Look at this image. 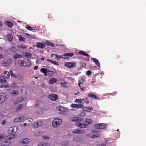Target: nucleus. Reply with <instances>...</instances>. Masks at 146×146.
I'll return each instance as SVG.
<instances>
[{
  "mask_svg": "<svg viewBox=\"0 0 146 146\" xmlns=\"http://www.w3.org/2000/svg\"><path fill=\"white\" fill-rule=\"evenodd\" d=\"M40 71L44 74L45 76H51L54 73V71H50L49 69L46 68H41Z\"/></svg>",
  "mask_w": 146,
  "mask_h": 146,
  "instance_id": "obj_1",
  "label": "nucleus"
},
{
  "mask_svg": "<svg viewBox=\"0 0 146 146\" xmlns=\"http://www.w3.org/2000/svg\"><path fill=\"white\" fill-rule=\"evenodd\" d=\"M62 121L61 119L58 118H55L52 121V126L54 128H56L62 123Z\"/></svg>",
  "mask_w": 146,
  "mask_h": 146,
  "instance_id": "obj_2",
  "label": "nucleus"
},
{
  "mask_svg": "<svg viewBox=\"0 0 146 146\" xmlns=\"http://www.w3.org/2000/svg\"><path fill=\"white\" fill-rule=\"evenodd\" d=\"M7 100V95L5 93H1L0 94V104L3 103Z\"/></svg>",
  "mask_w": 146,
  "mask_h": 146,
  "instance_id": "obj_3",
  "label": "nucleus"
},
{
  "mask_svg": "<svg viewBox=\"0 0 146 146\" xmlns=\"http://www.w3.org/2000/svg\"><path fill=\"white\" fill-rule=\"evenodd\" d=\"M58 96L57 95L52 94L48 96V98L52 101H56L58 98Z\"/></svg>",
  "mask_w": 146,
  "mask_h": 146,
  "instance_id": "obj_4",
  "label": "nucleus"
},
{
  "mask_svg": "<svg viewBox=\"0 0 146 146\" xmlns=\"http://www.w3.org/2000/svg\"><path fill=\"white\" fill-rule=\"evenodd\" d=\"M76 65L75 62H67L65 63L64 66L65 67L69 68H72Z\"/></svg>",
  "mask_w": 146,
  "mask_h": 146,
  "instance_id": "obj_5",
  "label": "nucleus"
},
{
  "mask_svg": "<svg viewBox=\"0 0 146 146\" xmlns=\"http://www.w3.org/2000/svg\"><path fill=\"white\" fill-rule=\"evenodd\" d=\"M57 110L60 111L59 113L64 114L65 112L68 111V109L65 108H64L62 106H60L57 108Z\"/></svg>",
  "mask_w": 146,
  "mask_h": 146,
  "instance_id": "obj_6",
  "label": "nucleus"
},
{
  "mask_svg": "<svg viewBox=\"0 0 146 146\" xmlns=\"http://www.w3.org/2000/svg\"><path fill=\"white\" fill-rule=\"evenodd\" d=\"M74 55L72 53H66L62 54V56H64L63 57V59L65 60H68L69 59V57H72Z\"/></svg>",
  "mask_w": 146,
  "mask_h": 146,
  "instance_id": "obj_7",
  "label": "nucleus"
},
{
  "mask_svg": "<svg viewBox=\"0 0 146 146\" xmlns=\"http://www.w3.org/2000/svg\"><path fill=\"white\" fill-rule=\"evenodd\" d=\"M76 125L77 126L81 128H85L88 127V125L84 123H80V122H77L76 123Z\"/></svg>",
  "mask_w": 146,
  "mask_h": 146,
  "instance_id": "obj_8",
  "label": "nucleus"
},
{
  "mask_svg": "<svg viewBox=\"0 0 146 146\" xmlns=\"http://www.w3.org/2000/svg\"><path fill=\"white\" fill-rule=\"evenodd\" d=\"M84 105L83 104H72L70 105L71 108H75L76 109L81 108H83Z\"/></svg>",
  "mask_w": 146,
  "mask_h": 146,
  "instance_id": "obj_9",
  "label": "nucleus"
},
{
  "mask_svg": "<svg viewBox=\"0 0 146 146\" xmlns=\"http://www.w3.org/2000/svg\"><path fill=\"white\" fill-rule=\"evenodd\" d=\"M45 43H43L42 42H37L36 46V47L40 48H44L45 47Z\"/></svg>",
  "mask_w": 146,
  "mask_h": 146,
  "instance_id": "obj_10",
  "label": "nucleus"
},
{
  "mask_svg": "<svg viewBox=\"0 0 146 146\" xmlns=\"http://www.w3.org/2000/svg\"><path fill=\"white\" fill-rule=\"evenodd\" d=\"M19 64L21 66L26 67L27 66V64L25 60H23L19 61L18 62Z\"/></svg>",
  "mask_w": 146,
  "mask_h": 146,
  "instance_id": "obj_11",
  "label": "nucleus"
},
{
  "mask_svg": "<svg viewBox=\"0 0 146 146\" xmlns=\"http://www.w3.org/2000/svg\"><path fill=\"white\" fill-rule=\"evenodd\" d=\"M9 59L10 60V64L9 63V62L7 60H4L2 62V64L4 66H8L10 64H11L13 62V61L11 59Z\"/></svg>",
  "mask_w": 146,
  "mask_h": 146,
  "instance_id": "obj_12",
  "label": "nucleus"
},
{
  "mask_svg": "<svg viewBox=\"0 0 146 146\" xmlns=\"http://www.w3.org/2000/svg\"><path fill=\"white\" fill-rule=\"evenodd\" d=\"M42 124V121H39L35 122L34 123V126L35 127H40Z\"/></svg>",
  "mask_w": 146,
  "mask_h": 146,
  "instance_id": "obj_13",
  "label": "nucleus"
},
{
  "mask_svg": "<svg viewBox=\"0 0 146 146\" xmlns=\"http://www.w3.org/2000/svg\"><path fill=\"white\" fill-rule=\"evenodd\" d=\"M5 24L11 28L13 26V23L10 21H6L5 22Z\"/></svg>",
  "mask_w": 146,
  "mask_h": 146,
  "instance_id": "obj_14",
  "label": "nucleus"
},
{
  "mask_svg": "<svg viewBox=\"0 0 146 146\" xmlns=\"http://www.w3.org/2000/svg\"><path fill=\"white\" fill-rule=\"evenodd\" d=\"M92 60L93 62L95 63V64L97 66H98L100 67V63L99 62L98 60L96 58H92L91 59Z\"/></svg>",
  "mask_w": 146,
  "mask_h": 146,
  "instance_id": "obj_15",
  "label": "nucleus"
},
{
  "mask_svg": "<svg viewBox=\"0 0 146 146\" xmlns=\"http://www.w3.org/2000/svg\"><path fill=\"white\" fill-rule=\"evenodd\" d=\"M9 50L12 52L16 53L17 52V50L15 46H13L9 48Z\"/></svg>",
  "mask_w": 146,
  "mask_h": 146,
  "instance_id": "obj_16",
  "label": "nucleus"
},
{
  "mask_svg": "<svg viewBox=\"0 0 146 146\" xmlns=\"http://www.w3.org/2000/svg\"><path fill=\"white\" fill-rule=\"evenodd\" d=\"M6 81L5 78L3 75H1L0 77V82L1 83H5Z\"/></svg>",
  "mask_w": 146,
  "mask_h": 146,
  "instance_id": "obj_17",
  "label": "nucleus"
},
{
  "mask_svg": "<svg viewBox=\"0 0 146 146\" xmlns=\"http://www.w3.org/2000/svg\"><path fill=\"white\" fill-rule=\"evenodd\" d=\"M85 123L87 124L88 125L92 124L93 123L92 120L90 119H87L84 120L83 121Z\"/></svg>",
  "mask_w": 146,
  "mask_h": 146,
  "instance_id": "obj_18",
  "label": "nucleus"
},
{
  "mask_svg": "<svg viewBox=\"0 0 146 146\" xmlns=\"http://www.w3.org/2000/svg\"><path fill=\"white\" fill-rule=\"evenodd\" d=\"M45 44L48 46H50L52 47H54V44L53 43L51 42L50 41H48V40H46Z\"/></svg>",
  "mask_w": 146,
  "mask_h": 146,
  "instance_id": "obj_19",
  "label": "nucleus"
},
{
  "mask_svg": "<svg viewBox=\"0 0 146 146\" xmlns=\"http://www.w3.org/2000/svg\"><path fill=\"white\" fill-rule=\"evenodd\" d=\"M82 108V109L83 110V111L87 112H90V111L93 109L92 108L90 107H83Z\"/></svg>",
  "mask_w": 146,
  "mask_h": 146,
  "instance_id": "obj_20",
  "label": "nucleus"
},
{
  "mask_svg": "<svg viewBox=\"0 0 146 146\" xmlns=\"http://www.w3.org/2000/svg\"><path fill=\"white\" fill-rule=\"evenodd\" d=\"M30 140L28 138H25L23 139L22 143L23 144H27L30 142Z\"/></svg>",
  "mask_w": 146,
  "mask_h": 146,
  "instance_id": "obj_21",
  "label": "nucleus"
},
{
  "mask_svg": "<svg viewBox=\"0 0 146 146\" xmlns=\"http://www.w3.org/2000/svg\"><path fill=\"white\" fill-rule=\"evenodd\" d=\"M57 81V80L54 78H52L49 80L48 82L50 84H52L55 83Z\"/></svg>",
  "mask_w": 146,
  "mask_h": 146,
  "instance_id": "obj_22",
  "label": "nucleus"
},
{
  "mask_svg": "<svg viewBox=\"0 0 146 146\" xmlns=\"http://www.w3.org/2000/svg\"><path fill=\"white\" fill-rule=\"evenodd\" d=\"M100 129H106L107 127V125L105 123H100Z\"/></svg>",
  "mask_w": 146,
  "mask_h": 146,
  "instance_id": "obj_23",
  "label": "nucleus"
},
{
  "mask_svg": "<svg viewBox=\"0 0 146 146\" xmlns=\"http://www.w3.org/2000/svg\"><path fill=\"white\" fill-rule=\"evenodd\" d=\"M78 53L79 54H82L83 56H87L88 58H89V54H88L86 53L85 52L83 51H80L78 52Z\"/></svg>",
  "mask_w": 146,
  "mask_h": 146,
  "instance_id": "obj_24",
  "label": "nucleus"
},
{
  "mask_svg": "<svg viewBox=\"0 0 146 146\" xmlns=\"http://www.w3.org/2000/svg\"><path fill=\"white\" fill-rule=\"evenodd\" d=\"M4 76L5 78H9L10 76V73L7 71V70H5L4 72Z\"/></svg>",
  "mask_w": 146,
  "mask_h": 146,
  "instance_id": "obj_25",
  "label": "nucleus"
},
{
  "mask_svg": "<svg viewBox=\"0 0 146 146\" xmlns=\"http://www.w3.org/2000/svg\"><path fill=\"white\" fill-rule=\"evenodd\" d=\"M17 47L18 48L19 50L21 51L27 48L26 46H23L22 45H17Z\"/></svg>",
  "mask_w": 146,
  "mask_h": 146,
  "instance_id": "obj_26",
  "label": "nucleus"
},
{
  "mask_svg": "<svg viewBox=\"0 0 146 146\" xmlns=\"http://www.w3.org/2000/svg\"><path fill=\"white\" fill-rule=\"evenodd\" d=\"M7 40L9 42H11L12 41V40L13 37V36L9 34H8L7 35Z\"/></svg>",
  "mask_w": 146,
  "mask_h": 146,
  "instance_id": "obj_27",
  "label": "nucleus"
},
{
  "mask_svg": "<svg viewBox=\"0 0 146 146\" xmlns=\"http://www.w3.org/2000/svg\"><path fill=\"white\" fill-rule=\"evenodd\" d=\"M19 40V41L22 42H25V39L23 37L22 35L18 36Z\"/></svg>",
  "mask_w": 146,
  "mask_h": 146,
  "instance_id": "obj_28",
  "label": "nucleus"
},
{
  "mask_svg": "<svg viewBox=\"0 0 146 146\" xmlns=\"http://www.w3.org/2000/svg\"><path fill=\"white\" fill-rule=\"evenodd\" d=\"M22 57L21 55L18 54H15L13 56V58L15 59H16L19 58H22Z\"/></svg>",
  "mask_w": 146,
  "mask_h": 146,
  "instance_id": "obj_29",
  "label": "nucleus"
},
{
  "mask_svg": "<svg viewBox=\"0 0 146 146\" xmlns=\"http://www.w3.org/2000/svg\"><path fill=\"white\" fill-rule=\"evenodd\" d=\"M18 93V91L17 90H13L11 93V95L13 96H16Z\"/></svg>",
  "mask_w": 146,
  "mask_h": 146,
  "instance_id": "obj_30",
  "label": "nucleus"
},
{
  "mask_svg": "<svg viewBox=\"0 0 146 146\" xmlns=\"http://www.w3.org/2000/svg\"><path fill=\"white\" fill-rule=\"evenodd\" d=\"M10 73H11V76L12 77H14L15 78H17L19 77V76L18 75H15L14 74L12 71V70H11L10 71Z\"/></svg>",
  "mask_w": 146,
  "mask_h": 146,
  "instance_id": "obj_31",
  "label": "nucleus"
},
{
  "mask_svg": "<svg viewBox=\"0 0 146 146\" xmlns=\"http://www.w3.org/2000/svg\"><path fill=\"white\" fill-rule=\"evenodd\" d=\"M88 96L89 97L95 99L96 96L92 93H90L88 95Z\"/></svg>",
  "mask_w": 146,
  "mask_h": 146,
  "instance_id": "obj_32",
  "label": "nucleus"
},
{
  "mask_svg": "<svg viewBox=\"0 0 146 146\" xmlns=\"http://www.w3.org/2000/svg\"><path fill=\"white\" fill-rule=\"evenodd\" d=\"M25 56L28 58H31L32 56V54L29 53L27 52H25Z\"/></svg>",
  "mask_w": 146,
  "mask_h": 146,
  "instance_id": "obj_33",
  "label": "nucleus"
},
{
  "mask_svg": "<svg viewBox=\"0 0 146 146\" xmlns=\"http://www.w3.org/2000/svg\"><path fill=\"white\" fill-rule=\"evenodd\" d=\"M100 123L96 124L94 125V127L96 129H100Z\"/></svg>",
  "mask_w": 146,
  "mask_h": 146,
  "instance_id": "obj_34",
  "label": "nucleus"
},
{
  "mask_svg": "<svg viewBox=\"0 0 146 146\" xmlns=\"http://www.w3.org/2000/svg\"><path fill=\"white\" fill-rule=\"evenodd\" d=\"M100 134L98 133H96L95 134H93L91 136V137L92 138H94L99 137H100Z\"/></svg>",
  "mask_w": 146,
  "mask_h": 146,
  "instance_id": "obj_35",
  "label": "nucleus"
},
{
  "mask_svg": "<svg viewBox=\"0 0 146 146\" xmlns=\"http://www.w3.org/2000/svg\"><path fill=\"white\" fill-rule=\"evenodd\" d=\"M86 114V113L84 111H81L78 114V115L80 117H83L85 116Z\"/></svg>",
  "mask_w": 146,
  "mask_h": 146,
  "instance_id": "obj_36",
  "label": "nucleus"
},
{
  "mask_svg": "<svg viewBox=\"0 0 146 146\" xmlns=\"http://www.w3.org/2000/svg\"><path fill=\"white\" fill-rule=\"evenodd\" d=\"M47 143H44V142H41L37 146H47Z\"/></svg>",
  "mask_w": 146,
  "mask_h": 146,
  "instance_id": "obj_37",
  "label": "nucleus"
},
{
  "mask_svg": "<svg viewBox=\"0 0 146 146\" xmlns=\"http://www.w3.org/2000/svg\"><path fill=\"white\" fill-rule=\"evenodd\" d=\"M21 117H20L14 119V122L16 123L18 122L21 121Z\"/></svg>",
  "mask_w": 146,
  "mask_h": 146,
  "instance_id": "obj_38",
  "label": "nucleus"
},
{
  "mask_svg": "<svg viewBox=\"0 0 146 146\" xmlns=\"http://www.w3.org/2000/svg\"><path fill=\"white\" fill-rule=\"evenodd\" d=\"M62 56V55L58 56V55L56 54L55 55L56 58L58 60L60 59V58L63 59V57Z\"/></svg>",
  "mask_w": 146,
  "mask_h": 146,
  "instance_id": "obj_39",
  "label": "nucleus"
},
{
  "mask_svg": "<svg viewBox=\"0 0 146 146\" xmlns=\"http://www.w3.org/2000/svg\"><path fill=\"white\" fill-rule=\"evenodd\" d=\"M80 65L82 67L85 68L86 67V64L85 62H81L80 63Z\"/></svg>",
  "mask_w": 146,
  "mask_h": 146,
  "instance_id": "obj_40",
  "label": "nucleus"
},
{
  "mask_svg": "<svg viewBox=\"0 0 146 146\" xmlns=\"http://www.w3.org/2000/svg\"><path fill=\"white\" fill-rule=\"evenodd\" d=\"M72 133L74 134H79L81 133V132L80 130L76 129L75 131H73Z\"/></svg>",
  "mask_w": 146,
  "mask_h": 146,
  "instance_id": "obj_41",
  "label": "nucleus"
},
{
  "mask_svg": "<svg viewBox=\"0 0 146 146\" xmlns=\"http://www.w3.org/2000/svg\"><path fill=\"white\" fill-rule=\"evenodd\" d=\"M80 119L78 118L74 117L72 119V121L73 122L79 121Z\"/></svg>",
  "mask_w": 146,
  "mask_h": 146,
  "instance_id": "obj_42",
  "label": "nucleus"
},
{
  "mask_svg": "<svg viewBox=\"0 0 146 146\" xmlns=\"http://www.w3.org/2000/svg\"><path fill=\"white\" fill-rule=\"evenodd\" d=\"M81 90L83 91V92H85V90L86 89V87L85 86H83V84H82L81 85V86L80 88Z\"/></svg>",
  "mask_w": 146,
  "mask_h": 146,
  "instance_id": "obj_43",
  "label": "nucleus"
},
{
  "mask_svg": "<svg viewBox=\"0 0 146 146\" xmlns=\"http://www.w3.org/2000/svg\"><path fill=\"white\" fill-rule=\"evenodd\" d=\"M25 28H26L27 29L30 31L33 30V28L27 25L25 26Z\"/></svg>",
  "mask_w": 146,
  "mask_h": 146,
  "instance_id": "obj_44",
  "label": "nucleus"
},
{
  "mask_svg": "<svg viewBox=\"0 0 146 146\" xmlns=\"http://www.w3.org/2000/svg\"><path fill=\"white\" fill-rule=\"evenodd\" d=\"M23 105V104H21L19 105L16 108V110H20L22 109Z\"/></svg>",
  "mask_w": 146,
  "mask_h": 146,
  "instance_id": "obj_45",
  "label": "nucleus"
},
{
  "mask_svg": "<svg viewBox=\"0 0 146 146\" xmlns=\"http://www.w3.org/2000/svg\"><path fill=\"white\" fill-rule=\"evenodd\" d=\"M11 87L12 88H14L16 87V84L15 82H12L11 83Z\"/></svg>",
  "mask_w": 146,
  "mask_h": 146,
  "instance_id": "obj_46",
  "label": "nucleus"
},
{
  "mask_svg": "<svg viewBox=\"0 0 146 146\" xmlns=\"http://www.w3.org/2000/svg\"><path fill=\"white\" fill-rule=\"evenodd\" d=\"M6 142L4 141L2 142L0 144V146H7V145H6Z\"/></svg>",
  "mask_w": 146,
  "mask_h": 146,
  "instance_id": "obj_47",
  "label": "nucleus"
},
{
  "mask_svg": "<svg viewBox=\"0 0 146 146\" xmlns=\"http://www.w3.org/2000/svg\"><path fill=\"white\" fill-rule=\"evenodd\" d=\"M51 63L56 65L58 66L59 65V64L58 62L52 60V62H51Z\"/></svg>",
  "mask_w": 146,
  "mask_h": 146,
  "instance_id": "obj_48",
  "label": "nucleus"
},
{
  "mask_svg": "<svg viewBox=\"0 0 146 146\" xmlns=\"http://www.w3.org/2000/svg\"><path fill=\"white\" fill-rule=\"evenodd\" d=\"M63 144L64 146H68L69 144V143L68 141H65L63 142Z\"/></svg>",
  "mask_w": 146,
  "mask_h": 146,
  "instance_id": "obj_49",
  "label": "nucleus"
},
{
  "mask_svg": "<svg viewBox=\"0 0 146 146\" xmlns=\"http://www.w3.org/2000/svg\"><path fill=\"white\" fill-rule=\"evenodd\" d=\"M91 73H92V72L90 70H88L87 71L86 75L88 76H90V75H91Z\"/></svg>",
  "mask_w": 146,
  "mask_h": 146,
  "instance_id": "obj_50",
  "label": "nucleus"
},
{
  "mask_svg": "<svg viewBox=\"0 0 146 146\" xmlns=\"http://www.w3.org/2000/svg\"><path fill=\"white\" fill-rule=\"evenodd\" d=\"M4 141L6 142V145H7V146H9L11 143V141Z\"/></svg>",
  "mask_w": 146,
  "mask_h": 146,
  "instance_id": "obj_51",
  "label": "nucleus"
},
{
  "mask_svg": "<svg viewBox=\"0 0 146 146\" xmlns=\"http://www.w3.org/2000/svg\"><path fill=\"white\" fill-rule=\"evenodd\" d=\"M75 102L78 103L79 104L82 103V102L79 99H76Z\"/></svg>",
  "mask_w": 146,
  "mask_h": 146,
  "instance_id": "obj_52",
  "label": "nucleus"
},
{
  "mask_svg": "<svg viewBox=\"0 0 146 146\" xmlns=\"http://www.w3.org/2000/svg\"><path fill=\"white\" fill-rule=\"evenodd\" d=\"M73 140L74 141H78L79 140V138L78 137H76L73 138Z\"/></svg>",
  "mask_w": 146,
  "mask_h": 146,
  "instance_id": "obj_53",
  "label": "nucleus"
},
{
  "mask_svg": "<svg viewBox=\"0 0 146 146\" xmlns=\"http://www.w3.org/2000/svg\"><path fill=\"white\" fill-rule=\"evenodd\" d=\"M43 137L44 139H48L49 138V137L47 136H43Z\"/></svg>",
  "mask_w": 146,
  "mask_h": 146,
  "instance_id": "obj_54",
  "label": "nucleus"
},
{
  "mask_svg": "<svg viewBox=\"0 0 146 146\" xmlns=\"http://www.w3.org/2000/svg\"><path fill=\"white\" fill-rule=\"evenodd\" d=\"M84 79L82 78H81L80 79H79L78 81V82L82 84L84 82Z\"/></svg>",
  "mask_w": 146,
  "mask_h": 146,
  "instance_id": "obj_55",
  "label": "nucleus"
},
{
  "mask_svg": "<svg viewBox=\"0 0 146 146\" xmlns=\"http://www.w3.org/2000/svg\"><path fill=\"white\" fill-rule=\"evenodd\" d=\"M20 117H21V121H24L25 120V116H22Z\"/></svg>",
  "mask_w": 146,
  "mask_h": 146,
  "instance_id": "obj_56",
  "label": "nucleus"
},
{
  "mask_svg": "<svg viewBox=\"0 0 146 146\" xmlns=\"http://www.w3.org/2000/svg\"><path fill=\"white\" fill-rule=\"evenodd\" d=\"M36 64H39L40 63V59H36Z\"/></svg>",
  "mask_w": 146,
  "mask_h": 146,
  "instance_id": "obj_57",
  "label": "nucleus"
},
{
  "mask_svg": "<svg viewBox=\"0 0 146 146\" xmlns=\"http://www.w3.org/2000/svg\"><path fill=\"white\" fill-rule=\"evenodd\" d=\"M38 103H37V102H36L35 103V104L34 106V107H35V108H38Z\"/></svg>",
  "mask_w": 146,
  "mask_h": 146,
  "instance_id": "obj_58",
  "label": "nucleus"
},
{
  "mask_svg": "<svg viewBox=\"0 0 146 146\" xmlns=\"http://www.w3.org/2000/svg\"><path fill=\"white\" fill-rule=\"evenodd\" d=\"M26 35H27L28 36H31L30 34H29L28 33H25L23 34V36H26Z\"/></svg>",
  "mask_w": 146,
  "mask_h": 146,
  "instance_id": "obj_59",
  "label": "nucleus"
},
{
  "mask_svg": "<svg viewBox=\"0 0 146 146\" xmlns=\"http://www.w3.org/2000/svg\"><path fill=\"white\" fill-rule=\"evenodd\" d=\"M3 58L4 56L2 54L0 53V59H2Z\"/></svg>",
  "mask_w": 146,
  "mask_h": 146,
  "instance_id": "obj_60",
  "label": "nucleus"
},
{
  "mask_svg": "<svg viewBox=\"0 0 146 146\" xmlns=\"http://www.w3.org/2000/svg\"><path fill=\"white\" fill-rule=\"evenodd\" d=\"M6 122V121L5 120H3V121L1 123V124L2 125H3L5 124Z\"/></svg>",
  "mask_w": 146,
  "mask_h": 146,
  "instance_id": "obj_61",
  "label": "nucleus"
},
{
  "mask_svg": "<svg viewBox=\"0 0 146 146\" xmlns=\"http://www.w3.org/2000/svg\"><path fill=\"white\" fill-rule=\"evenodd\" d=\"M38 67V66H36L34 67V69L35 70H36L37 69Z\"/></svg>",
  "mask_w": 146,
  "mask_h": 146,
  "instance_id": "obj_62",
  "label": "nucleus"
},
{
  "mask_svg": "<svg viewBox=\"0 0 146 146\" xmlns=\"http://www.w3.org/2000/svg\"><path fill=\"white\" fill-rule=\"evenodd\" d=\"M101 146H106V145L105 143H102L101 144Z\"/></svg>",
  "mask_w": 146,
  "mask_h": 146,
  "instance_id": "obj_63",
  "label": "nucleus"
},
{
  "mask_svg": "<svg viewBox=\"0 0 146 146\" xmlns=\"http://www.w3.org/2000/svg\"><path fill=\"white\" fill-rule=\"evenodd\" d=\"M3 137V136L1 134L0 135V141L1 140V139H2Z\"/></svg>",
  "mask_w": 146,
  "mask_h": 146,
  "instance_id": "obj_64",
  "label": "nucleus"
}]
</instances>
